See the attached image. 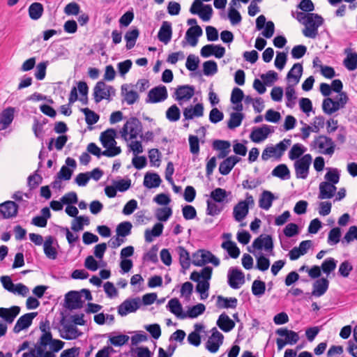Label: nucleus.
<instances>
[{"mask_svg":"<svg viewBox=\"0 0 357 357\" xmlns=\"http://www.w3.org/2000/svg\"><path fill=\"white\" fill-rule=\"evenodd\" d=\"M116 130L113 128H109L102 132L100 137L103 147L107 149L102 152V154L107 157H114L121 152L119 146H116L115 141Z\"/></svg>","mask_w":357,"mask_h":357,"instance_id":"obj_1","label":"nucleus"},{"mask_svg":"<svg viewBox=\"0 0 357 357\" xmlns=\"http://www.w3.org/2000/svg\"><path fill=\"white\" fill-rule=\"evenodd\" d=\"M349 98L346 92L340 93V96L336 100L326 98L323 100L322 109L325 114L331 115L339 109L344 108Z\"/></svg>","mask_w":357,"mask_h":357,"instance_id":"obj_2","label":"nucleus"},{"mask_svg":"<svg viewBox=\"0 0 357 357\" xmlns=\"http://www.w3.org/2000/svg\"><path fill=\"white\" fill-rule=\"evenodd\" d=\"M324 23L323 17L317 13H310V16L303 24V34L310 38H315L318 35V28Z\"/></svg>","mask_w":357,"mask_h":357,"instance_id":"obj_3","label":"nucleus"},{"mask_svg":"<svg viewBox=\"0 0 357 357\" xmlns=\"http://www.w3.org/2000/svg\"><path fill=\"white\" fill-rule=\"evenodd\" d=\"M142 131V125L140 121L136 117H131L124 124L121 134L123 138L128 140L127 136L129 135V139H135Z\"/></svg>","mask_w":357,"mask_h":357,"instance_id":"obj_4","label":"nucleus"},{"mask_svg":"<svg viewBox=\"0 0 357 357\" xmlns=\"http://www.w3.org/2000/svg\"><path fill=\"white\" fill-rule=\"evenodd\" d=\"M208 263H211L215 266L220 264V260L211 252L199 250L192 255V264L197 266H202Z\"/></svg>","mask_w":357,"mask_h":357,"instance_id":"obj_5","label":"nucleus"},{"mask_svg":"<svg viewBox=\"0 0 357 357\" xmlns=\"http://www.w3.org/2000/svg\"><path fill=\"white\" fill-rule=\"evenodd\" d=\"M315 148H318L319 153L324 155H332L335 149V144L333 139L326 135H321L315 137L313 142Z\"/></svg>","mask_w":357,"mask_h":357,"instance_id":"obj_6","label":"nucleus"},{"mask_svg":"<svg viewBox=\"0 0 357 357\" xmlns=\"http://www.w3.org/2000/svg\"><path fill=\"white\" fill-rule=\"evenodd\" d=\"M114 95V88L106 85L102 81L98 82L93 88L94 100L96 103L100 102L103 99L110 100V96Z\"/></svg>","mask_w":357,"mask_h":357,"instance_id":"obj_7","label":"nucleus"},{"mask_svg":"<svg viewBox=\"0 0 357 357\" xmlns=\"http://www.w3.org/2000/svg\"><path fill=\"white\" fill-rule=\"evenodd\" d=\"M312 160L311 155L305 154L295 162L294 167L297 178L305 179L307 177Z\"/></svg>","mask_w":357,"mask_h":357,"instance_id":"obj_8","label":"nucleus"},{"mask_svg":"<svg viewBox=\"0 0 357 357\" xmlns=\"http://www.w3.org/2000/svg\"><path fill=\"white\" fill-rule=\"evenodd\" d=\"M168 93L167 88L163 85H160L151 89L146 99L147 103H156L164 101L167 98Z\"/></svg>","mask_w":357,"mask_h":357,"instance_id":"obj_9","label":"nucleus"},{"mask_svg":"<svg viewBox=\"0 0 357 357\" xmlns=\"http://www.w3.org/2000/svg\"><path fill=\"white\" fill-rule=\"evenodd\" d=\"M141 305L139 298H128L125 300L119 307L118 313L123 317L128 313L135 312Z\"/></svg>","mask_w":357,"mask_h":357,"instance_id":"obj_10","label":"nucleus"},{"mask_svg":"<svg viewBox=\"0 0 357 357\" xmlns=\"http://www.w3.org/2000/svg\"><path fill=\"white\" fill-rule=\"evenodd\" d=\"M195 94V87L191 85H181L178 86L173 95L174 99L179 102V105H181V101H188L190 100Z\"/></svg>","mask_w":357,"mask_h":357,"instance_id":"obj_11","label":"nucleus"},{"mask_svg":"<svg viewBox=\"0 0 357 357\" xmlns=\"http://www.w3.org/2000/svg\"><path fill=\"white\" fill-rule=\"evenodd\" d=\"M200 54L204 58L213 55L216 58L220 59L223 57L225 54V48L220 45H206L201 49Z\"/></svg>","mask_w":357,"mask_h":357,"instance_id":"obj_12","label":"nucleus"},{"mask_svg":"<svg viewBox=\"0 0 357 357\" xmlns=\"http://www.w3.org/2000/svg\"><path fill=\"white\" fill-rule=\"evenodd\" d=\"M227 276L229 285L232 289H238L245 282L243 273L236 268H230Z\"/></svg>","mask_w":357,"mask_h":357,"instance_id":"obj_13","label":"nucleus"},{"mask_svg":"<svg viewBox=\"0 0 357 357\" xmlns=\"http://www.w3.org/2000/svg\"><path fill=\"white\" fill-rule=\"evenodd\" d=\"M211 331L212 335L206 344V348L211 353H215L222 344L224 336L215 327H214Z\"/></svg>","mask_w":357,"mask_h":357,"instance_id":"obj_14","label":"nucleus"},{"mask_svg":"<svg viewBox=\"0 0 357 357\" xmlns=\"http://www.w3.org/2000/svg\"><path fill=\"white\" fill-rule=\"evenodd\" d=\"M66 307L70 310H76L82 307L83 301L82 295L79 291H70L65 296Z\"/></svg>","mask_w":357,"mask_h":357,"instance_id":"obj_15","label":"nucleus"},{"mask_svg":"<svg viewBox=\"0 0 357 357\" xmlns=\"http://www.w3.org/2000/svg\"><path fill=\"white\" fill-rule=\"evenodd\" d=\"M18 205L13 201H6L0 204V215L3 219L16 217L18 212Z\"/></svg>","mask_w":357,"mask_h":357,"instance_id":"obj_16","label":"nucleus"},{"mask_svg":"<svg viewBox=\"0 0 357 357\" xmlns=\"http://www.w3.org/2000/svg\"><path fill=\"white\" fill-rule=\"evenodd\" d=\"M271 132V126L263 125L260 128H254L250 135V138L253 142L259 143L265 140Z\"/></svg>","mask_w":357,"mask_h":357,"instance_id":"obj_17","label":"nucleus"},{"mask_svg":"<svg viewBox=\"0 0 357 357\" xmlns=\"http://www.w3.org/2000/svg\"><path fill=\"white\" fill-rule=\"evenodd\" d=\"M37 312L26 313L21 316L17 321L14 328L13 332L18 333L21 331L29 327L32 323V321L35 317H36Z\"/></svg>","mask_w":357,"mask_h":357,"instance_id":"obj_18","label":"nucleus"},{"mask_svg":"<svg viewBox=\"0 0 357 357\" xmlns=\"http://www.w3.org/2000/svg\"><path fill=\"white\" fill-rule=\"evenodd\" d=\"M15 109L8 107L0 113V131L7 129L14 119Z\"/></svg>","mask_w":357,"mask_h":357,"instance_id":"obj_19","label":"nucleus"},{"mask_svg":"<svg viewBox=\"0 0 357 357\" xmlns=\"http://www.w3.org/2000/svg\"><path fill=\"white\" fill-rule=\"evenodd\" d=\"M66 166L63 165L61 167L60 171L57 173V176L59 179L68 181L70 179L73 172V170L69 167L75 169L77 163L73 158L68 157L66 160Z\"/></svg>","mask_w":357,"mask_h":357,"instance_id":"obj_20","label":"nucleus"},{"mask_svg":"<svg viewBox=\"0 0 357 357\" xmlns=\"http://www.w3.org/2000/svg\"><path fill=\"white\" fill-rule=\"evenodd\" d=\"M252 247L257 250L264 248L266 251H272L273 248V238L270 235H260L253 241Z\"/></svg>","mask_w":357,"mask_h":357,"instance_id":"obj_21","label":"nucleus"},{"mask_svg":"<svg viewBox=\"0 0 357 357\" xmlns=\"http://www.w3.org/2000/svg\"><path fill=\"white\" fill-rule=\"evenodd\" d=\"M319 199H327L332 198L337 190L335 185L328 182H321L319 185Z\"/></svg>","mask_w":357,"mask_h":357,"instance_id":"obj_22","label":"nucleus"},{"mask_svg":"<svg viewBox=\"0 0 357 357\" xmlns=\"http://www.w3.org/2000/svg\"><path fill=\"white\" fill-rule=\"evenodd\" d=\"M172 36V23L168 21H164L158 33V40L164 44L170 42Z\"/></svg>","mask_w":357,"mask_h":357,"instance_id":"obj_23","label":"nucleus"},{"mask_svg":"<svg viewBox=\"0 0 357 357\" xmlns=\"http://www.w3.org/2000/svg\"><path fill=\"white\" fill-rule=\"evenodd\" d=\"M20 307L19 306H12L9 308L0 307V317L6 323L12 324L20 314Z\"/></svg>","mask_w":357,"mask_h":357,"instance_id":"obj_24","label":"nucleus"},{"mask_svg":"<svg viewBox=\"0 0 357 357\" xmlns=\"http://www.w3.org/2000/svg\"><path fill=\"white\" fill-rule=\"evenodd\" d=\"M202 33V28L199 25H195L190 27L187 30L185 38L191 46L195 47L197 44L198 38L200 37Z\"/></svg>","mask_w":357,"mask_h":357,"instance_id":"obj_25","label":"nucleus"},{"mask_svg":"<svg viewBox=\"0 0 357 357\" xmlns=\"http://www.w3.org/2000/svg\"><path fill=\"white\" fill-rule=\"evenodd\" d=\"M231 144L229 141L216 139L213 142V149L217 151H220L218 155V158L222 159L226 158L230 153Z\"/></svg>","mask_w":357,"mask_h":357,"instance_id":"obj_26","label":"nucleus"},{"mask_svg":"<svg viewBox=\"0 0 357 357\" xmlns=\"http://www.w3.org/2000/svg\"><path fill=\"white\" fill-rule=\"evenodd\" d=\"M240 160V158L234 155L226 158L219 165L220 173L222 175H227Z\"/></svg>","mask_w":357,"mask_h":357,"instance_id":"obj_27","label":"nucleus"},{"mask_svg":"<svg viewBox=\"0 0 357 357\" xmlns=\"http://www.w3.org/2000/svg\"><path fill=\"white\" fill-rule=\"evenodd\" d=\"M329 281L324 278L317 280L313 283V290L311 294L316 297L323 296L328 289Z\"/></svg>","mask_w":357,"mask_h":357,"instance_id":"obj_28","label":"nucleus"},{"mask_svg":"<svg viewBox=\"0 0 357 357\" xmlns=\"http://www.w3.org/2000/svg\"><path fill=\"white\" fill-rule=\"evenodd\" d=\"M204 114V106L197 103L194 107L190 106L183 109V116L185 120L192 119L194 117H201Z\"/></svg>","mask_w":357,"mask_h":357,"instance_id":"obj_29","label":"nucleus"},{"mask_svg":"<svg viewBox=\"0 0 357 357\" xmlns=\"http://www.w3.org/2000/svg\"><path fill=\"white\" fill-rule=\"evenodd\" d=\"M82 334V333L73 324H66L63 326L61 337L65 340H75Z\"/></svg>","mask_w":357,"mask_h":357,"instance_id":"obj_30","label":"nucleus"},{"mask_svg":"<svg viewBox=\"0 0 357 357\" xmlns=\"http://www.w3.org/2000/svg\"><path fill=\"white\" fill-rule=\"evenodd\" d=\"M167 308L178 318L181 319L186 318L185 312H183L182 305L178 298H174L169 300Z\"/></svg>","mask_w":357,"mask_h":357,"instance_id":"obj_31","label":"nucleus"},{"mask_svg":"<svg viewBox=\"0 0 357 357\" xmlns=\"http://www.w3.org/2000/svg\"><path fill=\"white\" fill-rule=\"evenodd\" d=\"M216 324L225 333L231 331L235 327L234 321L225 312L222 313L219 316Z\"/></svg>","mask_w":357,"mask_h":357,"instance_id":"obj_32","label":"nucleus"},{"mask_svg":"<svg viewBox=\"0 0 357 357\" xmlns=\"http://www.w3.org/2000/svg\"><path fill=\"white\" fill-rule=\"evenodd\" d=\"M249 207L245 202H239L234 207L233 211L234 218L236 221H242L248 215Z\"/></svg>","mask_w":357,"mask_h":357,"instance_id":"obj_33","label":"nucleus"},{"mask_svg":"<svg viewBox=\"0 0 357 357\" xmlns=\"http://www.w3.org/2000/svg\"><path fill=\"white\" fill-rule=\"evenodd\" d=\"M54 240L55 239L53 236H48L46 237L45 241L43 243V250L45 255L47 258L50 259H55L57 257L56 250L52 245Z\"/></svg>","mask_w":357,"mask_h":357,"instance_id":"obj_34","label":"nucleus"},{"mask_svg":"<svg viewBox=\"0 0 357 357\" xmlns=\"http://www.w3.org/2000/svg\"><path fill=\"white\" fill-rule=\"evenodd\" d=\"M303 66L300 63H294L287 75V79L290 82L293 81L294 84H297L302 76Z\"/></svg>","mask_w":357,"mask_h":357,"instance_id":"obj_35","label":"nucleus"},{"mask_svg":"<svg viewBox=\"0 0 357 357\" xmlns=\"http://www.w3.org/2000/svg\"><path fill=\"white\" fill-rule=\"evenodd\" d=\"M276 334L282 337L284 336L285 340L289 344H294L299 340L298 334L287 328H279L276 331Z\"/></svg>","mask_w":357,"mask_h":357,"instance_id":"obj_36","label":"nucleus"},{"mask_svg":"<svg viewBox=\"0 0 357 357\" xmlns=\"http://www.w3.org/2000/svg\"><path fill=\"white\" fill-rule=\"evenodd\" d=\"M274 199H275V197L271 192L264 190L261 194L259 206L262 209L268 210L271 207Z\"/></svg>","mask_w":357,"mask_h":357,"instance_id":"obj_37","label":"nucleus"},{"mask_svg":"<svg viewBox=\"0 0 357 357\" xmlns=\"http://www.w3.org/2000/svg\"><path fill=\"white\" fill-rule=\"evenodd\" d=\"M162 182L160 176L156 173L147 172L144 178L143 184L147 188L158 187Z\"/></svg>","mask_w":357,"mask_h":357,"instance_id":"obj_38","label":"nucleus"},{"mask_svg":"<svg viewBox=\"0 0 357 357\" xmlns=\"http://www.w3.org/2000/svg\"><path fill=\"white\" fill-rule=\"evenodd\" d=\"M238 303V300L234 297L225 298L222 296H218L217 297V303L216 305L218 308H232L234 309L236 307Z\"/></svg>","mask_w":357,"mask_h":357,"instance_id":"obj_39","label":"nucleus"},{"mask_svg":"<svg viewBox=\"0 0 357 357\" xmlns=\"http://www.w3.org/2000/svg\"><path fill=\"white\" fill-rule=\"evenodd\" d=\"M176 252L179 256V263L183 269L186 270L190 266V257L189 252L183 247L178 246Z\"/></svg>","mask_w":357,"mask_h":357,"instance_id":"obj_40","label":"nucleus"},{"mask_svg":"<svg viewBox=\"0 0 357 357\" xmlns=\"http://www.w3.org/2000/svg\"><path fill=\"white\" fill-rule=\"evenodd\" d=\"M163 225L162 223H156L152 229H146L145 231V241L148 243L153 241V237L160 236L162 233Z\"/></svg>","mask_w":357,"mask_h":357,"instance_id":"obj_41","label":"nucleus"},{"mask_svg":"<svg viewBox=\"0 0 357 357\" xmlns=\"http://www.w3.org/2000/svg\"><path fill=\"white\" fill-rule=\"evenodd\" d=\"M139 34V31L137 28L132 29L126 33L124 38L126 41V47L127 50H131L134 47Z\"/></svg>","mask_w":357,"mask_h":357,"instance_id":"obj_42","label":"nucleus"},{"mask_svg":"<svg viewBox=\"0 0 357 357\" xmlns=\"http://www.w3.org/2000/svg\"><path fill=\"white\" fill-rule=\"evenodd\" d=\"M229 194L230 192L217 188L211 192L210 197L215 202L223 203Z\"/></svg>","mask_w":357,"mask_h":357,"instance_id":"obj_43","label":"nucleus"},{"mask_svg":"<svg viewBox=\"0 0 357 357\" xmlns=\"http://www.w3.org/2000/svg\"><path fill=\"white\" fill-rule=\"evenodd\" d=\"M43 6L40 3L35 2L29 7V15L33 20H38L43 15Z\"/></svg>","mask_w":357,"mask_h":357,"instance_id":"obj_44","label":"nucleus"},{"mask_svg":"<svg viewBox=\"0 0 357 357\" xmlns=\"http://www.w3.org/2000/svg\"><path fill=\"white\" fill-rule=\"evenodd\" d=\"M222 247L227 251L231 257L234 259L238 257L240 250L234 242L231 241H225L222 243Z\"/></svg>","mask_w":357,"mask_h":357,"instance_id":"obj_45","label":"nucleus"},{"mask_svg":"<svg viewBox=\"0 0 357 357\" xmlns=\"http://www.w3.org/2000/svg\"><path fill=\"white\" fill-rule=\"evenodd\" d=\"M272 175L281 179H287L290 176V172L284 164H280L275 167L271 172Z\"/></svg>","mask_w":357,"mask_h":357,"instance_id":"obj_46","label":"nucleus"},{"mask_svg":"<svg viewBox=\"0 0 357 357\" xmlns=\"http://www.w3.org/2000/svg\"><path fill=\"white\" fill-rule=\"evenodd\" d=\"M243 114L240 112H232L230 114L229 120L227 122L228 128L233 130L241 126L243 119Z\"/></svg>","mask_w":357,"mask_h":357,"instance_id":"obj_47","label":"nucleus"},{"mask_svg":"<svg viewBox=\"0 0 357 357\" xmlns=\"http://www.w3.org/2000/svg\"><path fill=\"white\" fill-rule=\"evenodd\" d=\"M202 328V325L197 324L195 325V331L190 333L188 337V341L190 344L195 347H198L201 344V337L199 334V331Z\"/></svg>","mask_w":357,"mask_h":357,"instance_id":"obj_48","label":"nucleus"},{"mask_svg":"<svg viewBox=\"0 0 357 357\" xmlns=\"http://www.w3.org/2000/svg\"><path fill=\"white\" fill-rule=\"evenodd\" d=\"M132 225L131 222L125 221L119 224L116 227L117 236L126 237L130 234Z\"/></svg>","mask_w":357,"mask_h":357,"instance_id":"obj_49","label":"nucleus"},{"mask_svg":"<svg viewBox=\"0 0 357 357\" xmlns=\"http://www.w3.org/2000/svg\"><path fill=\"white\" fill-rule=\"evenodd\" d=\"M206 310V307L202 303L197 304L188 309L185 312L186 318L189 317L191 319L196 318L199 315L202 314Z\"/></svg>","mask_w":357,"mask_h":357,"instance_id":"obj_50","label":"nucleus"},{"mask_svg":"<svg viewBox=\"0 0 357 357\" xmlns=\"http://www.w3.org/2000/svg\"><path fill=\"white\" fill-rule=\"evenodd\" d=\"M344 66L351 71L357 68V53H349L343 61Z\"/></svg>","mask_w":357,"mask_h":357,"instance_id":"obj_51","label":"nucleus"},{"mask_svg":"<svg viewBox=\"0 0 357 357\" xmlns=\"http://www.w3.org/2000/svg\"><path fill=\"white\" fill-rule=\"evenodd\" d=\"M89 219L87 216H77L72 222L71 229L74 231H79L83 229L84 225H89Z\"/></svg>","mask_w":357,"mask_h":357,"instance_id":"obj_52","label":"nucleus"},{"mask_svg":"<svg viewBox=\"0 0 357 357\" xmlns=\"http://www.w3.org/2000/svg\"><path fill=\"white\" fill-rule=\"evenodd\" d=\"M355 240L357 241V226H351L341 242L342 245H345Z\"/></svg>","mask_w":357,"mask_h":357,"instance_id":"obj_53","label":"nucleus"},{"mask_svg":"<svg viewBox=\"0 0 357 357\" xmlns=\"http://www.w3.org/2000/svg\"><path fill=\"white\" fill-rule=\"evenodd\" d=\"M266 291V284L264 282L255 280L252 284V293L253 295L257 297L261 296L264 294Z\"/></svg>","mask_w":357,"mask_h":357,"instance_id":"obj_54","label":"nucleus"},{"mask_svg":"<svg viewBox=\"0 0 357 357\" xmlns=\"http://www.w3.org/2000/svg\"><path fill=\"white\" fill-rule=\"evenodd\" d=\"M181 117V112L179 108L176 105H173L169 107L166 111V118L172 122H175L179 120Z\"/></svg>","mask_w":357,"mask_h":357,"instance_id":"obj_55","label":"nucleus"},{"mask_svg":"<svg viewBox=\"0 0 357 357\" xmlns=\"http://www.w3.org/2000/svg\"><path fill=\"white\" fill-rule=\"evenodd\" d=\"M81 112L85 115V121L88 125L95 124L99 120V116L87 107L82 108Z\"/></svg>","mask_w":357,"mask_h":357,"instance_id":"obj_56","label":"nucleus"},{"mask_svg":"<svg viewBox=\"0 0 357 357\" xmlns=\"http://www.w3.org/2000/svg\"><path fill=\"white\" fill-rule=\"evenodd\" d=\"M210 284L206 280L199 282L196 286V291L200 294L201 299L205 300L208 296Z\"/></svg>","mask_w":357,"mask_h":357,"instance_id":"obj_57","label":"nucleus"},{"mask_svg":"<svg viewBox=\"0 0 357 357\" xmlns=\"http://www.w3.org/2000/svg\"><path fill=\"white\" fill-rule=\"evenodd\" d=\"M286 105L289 108H292L295 105V100L296 99V92L293 86H287L285 91Z\"/></svg>","mask_w":357,"mask_h":357,"instance_id":"obj_58","label":"nucleus"},{"mask_svg":"<svg viewBox=\"0 0 357 357\" xmlns=\"http://www.w3.org/2000/svg\"><path fill=\"white\" fill-rule=\"evenodd\" d=\"M341 229L339 227H335L331 229L328 236V243L331 245H334L338 243L340 241Z\"/></svg>","mask_w":357,"mask_h":357,"instance_id":"obj_59","label":"nucleus"},{"mask_svg":"<svg viewBox=\"0 0 357 357\" xmlns=\"http://www.w3.org/2000/svg\"><path fill=\"white\" fill-rule=\"evenodd\" d=\"M337 261L332 257H328L323 261L321 268L324 273L328 275L335 269Z\"/></svg>","mask_w":357,"mask_h":357,"instance_id":"obj_60","label":"nucleus"},{"mask_svg":"<svg viewBox=\"0 0 357 357\" xmlns=\"http://www.w3.org/2000/svg\"><path fill=\"white\" fill-rule=\"evenodd\" d=\"M204 74L206 76L213 75L218 72V65L215 61L209 60L203 63Z\"/></svg>","mask_w":357,"mask_h":357,"instance_id":"obj_61","label":"nucleus"},{"mask_svg":"<svg viewBox=\"0 0 357 357\" xmlns=\"http://www.w3.org/2000/svg\"><path fill=\"white\" fill-rule=\"evenodd\" d=\"M305 151V148L301 144L293 145L289 152V158L294 160L298 159Z\"/></svg>","mask_w":357,"mask_h":357,"instance_id":"obj_62","label":"nucleus"},{"mask_svg":"<svg viewBox=\"0 0 357 357\" xmlns=\"http://www.w3.org/2000/svg\"><path fill=\"white\" fill-rule=\"evenodd\" d=\"M172 214V208L169 207L160 208L156 210V218L162 222L167 221Z\"/></svg>","mask_w":357,"mask_h":357,"instance_id":"obj_63","label":"nucleus"},{"mask_svg":"<svg viewBox=\"0 0 357 357\" xmlns=\"http://www.w3.org/2000/svg\"><path fill=\"white\" fill-rule=\"evenodd\" d=\"M340 176L339 171L337 169H330L324 176L325 182L333 183L335 185L339 182Z\"/></svg>","mask_w":357,"mask_h":357,"instance_id":"obj_64","label":"nucleus"}]
</instances>
